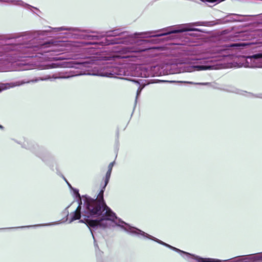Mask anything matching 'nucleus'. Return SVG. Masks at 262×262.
<instances>
[{
    "label": "nucleus",
    "instance_id": "nucleus-8",
    "mask_svg": "<svg viewBox=\"0 0 262 262\" xmlns=\"http://www.w3.org/2000/svg\"><path fill=\"white\" fill-rule=\"evenodd\" d=\"M51 78L53 79H56V76L55 75H53L52 76L50 75H46L42 77H38L34 79H32L28 81H25L24 80L23 81H17L15 82H8V83H0V92L4 90H6L7 89H9L11 88H14L15 86H20L21 85H23V84L26 83H30V82H37L39 81H44V80H50ZM3 126L1 125H0V128H3Z\"/></svg>",
    "mask_w": 262,
    "mask_h": 262
},
{
    "label": "nucleus",
    "instance_id": "nucleus-17",
    "mask_svg": "<svg viewBox=\"0 0 262 262\" xmlns=\"http://www.w3.org/2000/svg\"><path fill=\"white\" fill-rule=\"evenodd\" d=\"M4 1L7 3H11L15 5L21 6L27 9L33 8L32 6L29 5V4L25 3L21 0H4Z\"/></svg>",
    "mask_w": 262,
    "mask_h": 262
},
{
    "label": "nucleus",
    "instance_id": "nucleus-6",
    "mask_svg": "<svg viewBox=\"0 0 262 262\" xmlns=\"http://www.w3.org/2000/svg\"><path fill=\"white\" fill-rule=\"evenodd\" d=\"M27 145L24 143L23 147L28 148L41 160L46 165L53 167L54 159L51 153L46 148L39 146L32 142H27Z\"/></svg>",
    "mask_w": 262,
    "mask_h": 262
},
{
    "label": "nucleus",
    "instance_id": "nucleus-21",
    "mask_svg": "<svg viewBox=\"0 0 262 262\" xmlns=\"http://www.w3.org/2000/svg\"><path fill=\"white\" fill-rule=\"evenodd\" d=\"M145 41L151 42L155 43L159 42L158 39H150L148 40H143L141 41L142 43L145 42Z\"/></svg>",
    "mask_w": 262,
    "mask_h": 262
},
{
    "label": "nucleus",
    "instance_id": "nucleus-14",
    "mask_svg": "<svg viewBox=\"0 0 262 262\" xmlns=\"http://www.w3.org/2000/svg\"><path fill=\"white\" fill-rule=\"evenodd\" d=\"M131 81L134 82L137 86H139L137 91L136 97L135 102V105H136V103L137 102V99L138 97L140 96L141 91L147 84V83L144 81L145 80L142 79H133Z\"/></svg>",
    "mask_w": 262,
    "mask_h": 262
},
{
    "label": "nucleus",
    "instance_id": "nucleus-10",
    "mask_svg": "<svg viewBox=\"0 0 262 262\" xmlns=\"http://www.w3.org/2000/svg\"><path fill=\"white\" fill-rule=\"evenodd\" d=\"M245 67L251 68H262V52L246 57Z\"/></svg>",
    "mask_w": 262,
    "mask_h": 262
},
{
    "label": "nucleus",
    "instance_id": "nucleus-11",
    "mask_svg": "<svg viewBox=\"0 0 262 262\" xmlns=\"http://www.w3.org/2000/svg\"><path fill=\"white\" fill-rule=\"evenodd\" d=\"M236 262L262 261V252L236 257Z\"/></svg>",
    "mask_w": 262,
    "mask_h": 262
},
{
    "label": "nucleus",
    "instance_id": "nucleus-9",
    "mask_svg": "<svg viewBox=\"0 0 262 262\" xmlns=\"http://www.w3.org/2000/svg\"><path fill=\"white\" fill-rule=\"evenodd\" d=\"M191 63L195 64L191 67L190 71H203L210 70L212 69V66L210 63L212 62L213 60L210 57H205L202 58H191Z\"/></svg>",
    "mask_w": 262,
    "mask_h": 262
},
{
    "label": "nucleus",
    "instance_id": "nucleus-7",
    "mask_svg": "<svg viewBox=\"0 0 262 262\" xmlns=\"http://www.w3.org/2000/svg\"><path fill=\"white\" fill-rule=\"evenodd\" d=\"M156 242L163 245L178 253H179L185 259L189 258L195 259L197 262H236V257L228 260H220L219 259L211 258H203L199 256L190 254L189 253L183 251L179 249L173 247L160 239L156 240Z\"/></svg>",
    "mask_w": 262,
    "mask_h": 262
},
{
    "label": "nucleus",
    "instance_id": "nucleus-26",
    "mask_svg": "<svg viewBox=\"0 0 262 262\" xmlns=\"http://www.w3.org/2000/svg\"><path fill=\"white\" fill-rule=\"evenodd\" d=\"M64 180L66 181L67 183L69 186H70V184L68 183V182L67 181V180H66L65 178H64Z\"/></svg>",
    "mask_w": 262,
    "mask_h": 262
},
{
    "label": "nucleus",
    "instance_id": "nucleus-13",
    "mask_svg": "<svg viewBox=\"0 0 262 262\" xmlns=\"http://www.w3.org/2000/svg\"><path fill=\"white\" fill-rule=\"evenodd\" d=\"M136 76L141 77H148L151 75L150 72L144 66H139L136 68Z\"/></svg>",
    "mask_w": 262,
    "mask_h": 262
},
{
    "label": "nucleus",
    "instance_id": "nucleus-16",
    "mask_svg": "<svg viewBox=\"0 0 262 262\" xmlns=\"http://www.w3.org/2000/svg\"><path fill=\"white\" fill-rule=\"evenodd\" d=\"M58 224H59L58 222H52V223H50L35 225H33V226H21V227H10V228H0V230H6V229H17V228H30V227H32L47 226L55 225H57Z\"/></svg>",
    "mask_w": 262,
    "mask_h": 262
},
{
    "label": "nucleus",
    "instance_id": "nucleus-18",
    "mask_svg": "<svg viewBox=\"0 0 262 262\" xmlns=\"http://www.w3.org/2000/svg\"><path fill=\"white\" fill-rule=\"evenodd\" d=\"M111 173L112 171L107 170L104 179L105 186H106L109 182Z\"/></svg>",
    "mask_w": 262,
    "mask_h": 262
},
{
    "label": "nucleus",
    "instance_id": "nucleus-12",
    "mask_svg": "<svg viewBox=\"0 0 262 262\" xmlns=\"http://www.w3.org/2000/svg\"><path fill=\"white\" fill-rule=\"evenodd\" d=\"M256 32H241L235 33V35L233 36L232 34H229L227 36L228 39L231 41H235L237 39H239V38L243 37V39L248 40L251 39L252 37H254L256 35Z\"/></svg>",
    "mask_w": 262,
    "mask_h": 262
},
{
    "label": "nucleus",
    "instance_id": "nucleus-22",
    "mask_svg": "<svg viewBox=\"0 0 262 262\" xmlns=\"http://www.w3.org/2000/svg\"><path fill=\"white\" fill-rule=\"evenodd\" d=\"M251 97L258 98L262 99V93H259L257 94H249Z\"/></svg>",
    "mask_w": 262,
    "mask_h": 262
},
{
    "label": "nucleus",
    "instance_id": "nucleus-4",
    "mask_svg": "<svg viewBox=\"0 0 262 262\" xmlns=\"http://www.w3.org/2000/svg\"><path fill=\"white\" fill-rule=\"evenodd\" d=\"M80 37L90 41L80 42L78 46L80 45H98L102 46L116 44L132 45L136 42L135 37L129 35L127 32L123 31L121 29L107 31L102 36L82 34L80 35Z\"/></svg>",
    "mask_w": 262,
    "mask_h": 262
},
{
    "label": "nucleus",
    "instance_id": "nucleus-19",
    "mask_svg": "<svg viewBox=\"0 0 262 262\" xmlns=\"http://www.w3.org/2000/svg\"><path fill=\"white\" fill-rule=\"evenodd\" d=\"M183 82L191 84H196V85H210L211 83L209 82H199V83H195L191 81H183Z\"/></svg>",
    "mask_w": 262,
    "mask_h": 262
},
{
    "label": "nucleus",
    "instance_id": "nucleus-24",
    "mask_svg": "<svg viewBox=\"0 0 262 262\" xmlns=\"http://www.w3.org/2000/svg\"><path fill=\"white\" fill-rule=\"evenodd\" d=\"M259 19H262V13L256 15Z\"/></svg>",
    "mask_w": 262,
    "mask_h": 262
},
{
    "label": "nucleus",
    "instance_id": "nucleus-15",
    "mask_svg": "<svg viewBox=\"0 0 262 262\" xmlns=\"http://www.w3.org/2000/svg\"><path fill=\"white\" fill-rule=\"evenodd\" d=\"M147 48H143L139 47L138 48H135L133 46L129 47H122L118 50H116V52L122 51L123 52H142L147 50Z\"/></svg>",
    "mask_w": 262,
    "mask_h": 262
},
{
    "label": "nucleus",
    "instance_id": "nucleus-2",
    "mask_svg": "<svg viewBox=\"0 0 262 262\" xmlns=\"http://www.w3.org/2000/svg\"><path fill=\"white\" fill-rule=\"evenodd\" d=\"M105 187L104 184L96 199H92L86 195L83 196L85 206L84 214L86 217H97L103 227H109L110 222H111L133 235L148 238L155 242L158 239L138 228L130 226L118 218L116 213L106 205L104 200L103 194Z\"/></svg>",
    "mask_w": 262,
    "mask_h": 262
},
{
    "label": "nucleus",
    "instance_id": "nucleus-5",
    "mask_svg": "<svg viewBox=\"0 0 262 262\" xmlns=\"http://www.w3.org/2000/svg\"><path fill=\"white\" fill-rule=\"evenodd\" d=\"M74 193L76 195V196L79 198L78 200V206L77 207L76 209L73 212L70 214V218L68 219V223L71 224L73 221L80 220V223H85L86 226L89 228L92 235L93 236L94 239V246L95 248H98V244L96 243L94 234L93 231H94L96 229L98 228H108L107 227H103L101 225L100 222L98 221L97 217L90 216V217H86V215L85 216L84 214L85 206V204L83 205V210L81 211V205H82V200L80 198V194L78 192V190L75 189L74 190Z\"/></svg>",
    "mask_w": 262,
    "mask_h": 262
},
{
    "label": "nucleus",
    "instance_id": "nucleus-3",
    "mask_svg": "<svg viewBox=\"0 0 262 262\" xmlns=\"http://www.w3.org/2000/svg\"><path fill=\"white\" fill-rule=\"evenodd\" d=\"M245 16L246 15H242L235 13H230L227 15L226 16L227 18H224L222 19H216L215 21H197L193 23L186 24L184 25L183 26H181L179 29H172L167 32L159 30L154 31L135 33V35L140 36H137V37H157L163 36L170 34L178 33L186 31L202 32L201 29L192 28V27L194 26L211 27L216 25L225 24L231 22L244 21V19H239L238 17Z\"/></svg>",
    "mask_w": 262,
    "mask_h": 262
},
{
    "label": "nucleus",
    "instance_id": "nucleus-25",
    "mask_svg": "<svg viewBox=\"0 0 262 262\" xmlns=\"http://www.w3.org/2000/svg\"><path fill=\"white\" fill-rule=\"evenodd\" d=\"M237 45H238V44L234 43V44H231V45H230V47L237 46Z\"/></svg>",
    "mask_w": 262,
    "mask_h": 262
},
{
    "label": "nucleus",
    "instance_id": "nucleus-20",
    "mask_svg": "<svg viewBox=\"0 0 262 262\" xmlns=\"http://www.w3.org/2000/svg\"><path fill=\"white\" fill-rule=\"evenodd\" d=\"M69 207H70V206H68L67 207H66L64 209V210L63 211V214H64L67 217L66 221H68V216L69 215V210H68V208Z\"/></svg>",
    "mask_w": 262,
    "mask_h": 262
},
{
    "label": "nucleus",
    "instance_id": "nucleus-1",
    "mask_svg": "<svg viewBox=\"0 0 262 262\" xmlns=\"http://www.w3.org/2000/svg\"><path fill=\"white\" fill-rule=\"evenodd\" d=\"M61 31V27H47L44 30L28 31L11 34L4 40H0V62H10L27 58L23 63V70L46 66L47 69L61 67V63L45 65L41 63L47 60H60L61 56L57 47L50 41L41 43L40 40L50 32Z\"/></svg>",
    "mask_w": 262,
    "mask_h": 262
},
{
    "label": "nucleus",
    "instance_id": "nucleus-23",
    "mask_svg": "<svg viewBox=\"0 0 262 262\" xmlns=\"http://www.w3.org/2000/svg\"><path fill=\"white\" fill-rule=\"evenodd\" d=\"M114 164H115V161H113L109 164L108 166V170L112 171V169L114 165Z\"/></svg>",
    "mask_w": 262,
    "mask_h": 262
}]
</instances>
